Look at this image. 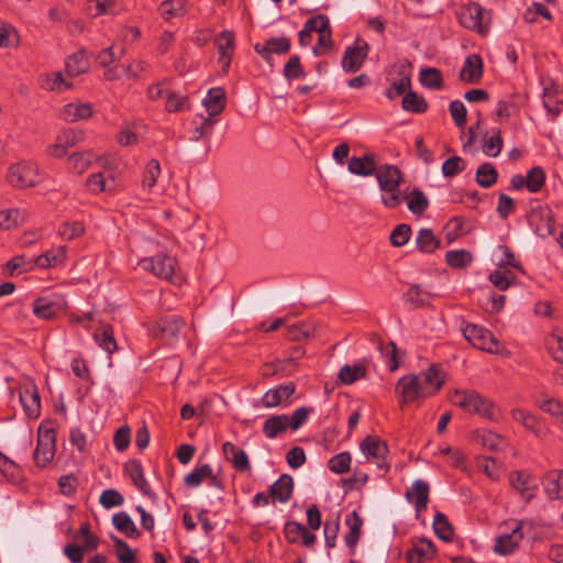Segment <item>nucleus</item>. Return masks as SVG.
Masks as SVG:
<instances>
[{"label": "nucleus", "mask_w": 563, "mask_h": 563, "mask_svg": "<svg viewBox=\"0 0 563 563\" xmlns=\"http://www.w3.org/2000/svg\"><path fill=\"white\" fill-rule=\"evenodd\" d=\"M56 452V431L53 427L41 424L37 431V444L33 460L37 467L44 468L51 463Z\"/></svg>", "instance_id": "obj_1"}, {"label": "nucleus", "mask_w": 563, "mask_h": 563, "mask_svg": "<svg viewBox=\"0 0 563 563\" xmlns=\"http://www.w3.org/2000/svg\"><path fill=\"white\" fill-rule=\"evenodd\" d=\"M396 394L399 398V407L402 409L407 404L419 401L430 397V391L421 385L419 376L415 374L402 376L396 386Z\"/></svg>", "instance_id": "obj_2"}, {"label": "nucleus", "mask_w": 563, "mask_h": 563, "mask_svg": "<svg viewBox=\"0 0 563 563\" xmlns=\"http://www.w3.org/2000/svg\"><path fill=\"white\" fill-rule=\"evenodd\" d=\"M461 330L465 340L468 341L474 347L488 353L498 352V340L489 330L485 329L484 327L463 322Z\"/></svg>", "instance_id": "obj_3"}, {"label": "nucleus", "mask_w": 563, "mask_h": 563, "mask_svg": "<svg viewBox=\"0 0 563 563\" xmlns=\"http://www.w3.org/2000/svg\"><path fill=\"white\" fill-rule=\"evenodd\" d=\"M369 53V45L368 43L357 37L353 45L347 46L341 62V66L345 73H356L358 71L365 59L367 58V55Z\"/></svg>", "instance_id": "obj_4"}, {"label": "nucleus", "mask_w": 563, "mask_h": 563, "mask_svg": "<svg viewBox=\"0 0 563 563\" xmlns=\"http://www.w3.org/2000/svg\"><path fill=\"white\" fill-rule=\"evenodd\" d=\"M184 327V320L178 316H165L153 323H147L148 333L162 341L175 339Z\"/></svg>", "instance_id": "obj_5"}, {"label": "nucleus", "mask_w": 563, "mask_h": 563, "mask_svg": "<svg viewBox=\"0 0 563 563\" xmlns=\"http://www.w3.org/2000/svg\"><path fill=\"white\" fill-rule=\"evenodd\" d=\"M360 448L367 456V459H373L375 461L379 470L384 472L389 471L390 463L386 460L388 454V445L385 441H382L376 435H366L362 440Z\"/></svg>", "instance_id": "obj_6"}, {"label": "nucleus", "mask_w": 563, "mask_h": 563, "mask_svg": "<svg viewBox=\"0 0 563 563\" xmlns=\"http://www.w3.org/2000/svg\"><path fill=\"white\" fill-rule=\"evenodd\" d=\"M84 132L75 129H65L56 137V142L47 148V154L53 157H63L68 148L84 141Z\"/></svg>", "instance_id": "obj_7"}, {"label": "nucleus", "mask_w": 563, "mask_h": 563, "mask_svg": "<svg viewBox=\"0 0 563 563\" xmlns=\"http://www.w3.org/2000/svg\"><path fill=\"white\" fill-rule=\"evenodd\" d=\"M296 388L297 386L294 382L278 385L264 394L262 405L266 408L286 407L291 404V396L295 394Z\"/></svg>", "instance_id": "obj_8"}, {"label": "nucleus", "mask_w": 563, "mask_h": 563, "mask_svg": "<svg viewBox=\"0 0 563 563\" xmlns=\"http://www.w3.org/2000/svg\"><path fill=\"white\" fill-rule=\"evenodd\" d=\"M141 265L156 276L169 279L174 275L176 260L165 253H159L153 257L143 258Z\"/></svg>", "instance_id": "obj_9"}, {"label": "nucleus", "mask_w": 563, "mask_h": 563, "mask_svg": "<svg viewBox=\"0 0 563 563\" xmlns=\"http://www.w3.org/2000/svg\"><path fill=\"white\" fill-rule=\"evenodd\" d=\"M509 482L511 487L518 492L521 498L527 503L534 498L538 485L531 474L523 471H512L509 474Z\"/></svg>", "instance_id": "obj_10"}, {"label": "nucleus", "mask_w": 563, "mask_h": 563, "mask_svg": "<svg viewBox=\"0 0 563 563\" xmlns=\"http://www.w3.org/2000/svg\"><path fill=\"white\" fill-rule=\"evenodd\" d=\"M65 302L57 295L38 297L33 303V313L41 319H54L62 312Z\"/></svg>", "instance_id": "obj_11"}, {"label": "nucleus", "mask_w": 563, "mask_h": 563, "mask_svg": "<svg viewBox=\"0 0 563 563\" xmlns=\"http://www.w3.org/2000/svg\"><path fill=\"white\" fill-rule=\"evenodd\" d=\"M375 176L382 191H395L404 181L399 167L391 164L377 167Z\"/></svg>", "instance_id": "obj_12"}, {"label": "nucleus", "mask_w": 563, "mask_h": 563, "mask_svg": "<svg viewBox=\"0 0 563 563\" xmlns=\"http://www.w3.org/2000/svg\"><path fill=\"white\" fill-rule=\"evenodd\" d=\"M284 534L288 543L297 544L300 542L307 548H311L317 540L316 534L298 521H287L284 526Z\"/></svg>", "instance_id": "obj_13"}, {"label": "nucleus", "mask_w": 563, "mask_h": 563, "mask_svg": "<svg viewBox=\"0 0 563 563\" xmlns=\"http://www.w3.org/2000/svg\"><path fill=\"white\" fill-rule=\"evenodd\" d=\"M515 526L510 533H505L497 537L494 551L500 555L511 554L518 547L519 542L523 539L522 522L514 521Z\"/></svg>", "instance_id": "obj_14"}, {"label": "nucleus", "mask_w": 563, "mask_h": 563, "mask_svg": "<svg viewBox=\"0 0 563 563\" xmlns=\"http://www.w3.org/2000/svg\"><path fill=\"white\" fill-rule=\"evenodd\" d=\"M484 75L483 58L478 54L467 55L460 70L459 78L465 84H477Z\"/></svg>", "instance_id": "obj_15"}, {"label": "nucleus", "mask_w": 563, "mask_h": 563, "mask_svg": "<svg viewBox=\"0 0 563 563\" xmlns=\"http://www.w3.org/2000/svg\"><path fill=\"white\" fill-rule=\"evenodd\" d=\"M216 45L219 53V63L222 65L224 73L228 71L232 55L234 52V34L231 31L224 30L216 37Z\"/></svg>", "instance_id": "obj_16"}, {"label": "nucleus", "mask_w": 563, "mask_h": 563, "mask_svg": "<svg viewBox=\"0 0 563 563\" xmlns=\"http://www.w3.org/2000/svg\"><path fill=\"white\" fill-rule=\"evenodd\" d=\"M429 484L422 479L415 481L411 489L406 492L405 497L409 503L415 505L417 516L427 509L429 503Z\"/></svg>", "instance_id": "obj_17"}, {"label": "nucleus", "mask_w": 563, "mask_h": 563, "mask_svg": "<svg viewBox=\"0 0 563 563\" xmlns=\"http://www.w3.org/2000/svg\"><path fill=\"white\" fill-rule=\"evenodd\" d=\"M124 472L137 489H140L145 496L155 498V494L152 492L147 481L145 479L143 465L140 461H128L124 464Z\"/></svg>", "instance_id": "obj_18"}, {"label": "nucleus", "mask_w": 563, "mask_h": 563, "mask_svg": "<svg viewBox=\"0 0 563 563\" xmlns=\"http://www.w3.org/2000/svg\"><path fill=\"white\" fill-rule=\"evenodd\" d=\"M483 13L484 8L481 4L470 3L461 10L459 15L460 23L466 29L483 33Z\"/></svg>", "instance_id": "obj_19"}, {"label": "nucleus", "mask_w": 563, "mask_h": 563, "mask_svg": "<svg viewBox=\"0 0 563 563\" xmlns=\"http://www.w3.org/2000/svg\"><path fill=\"white\" fill-rule=\"evenodd\" d=\"M256 53H258L267 63L272 62V54H286L290 49V40L288 37H271L266 40L264 45L256 44L254 46Z\"/></svg>", "instance_id": "obj_20"}, {"label": "nucleus", "mask_w": 563, "mask_h": 563, "mask_svg": "<svg viewBox=\"0 0 563 563\" xmlns=\"http://www.w3.org/2000/svg\"><path fill=\"white\" fill-rule=\"evenodd\" d=\"M347 169L357 176L375 175L377 165L373 153H365L362 156H353L349 161Z\"/></svg>", "instance_id": "obj_21"}, {"label": "nucleus", "mask_w": 563, "mask_h": 563, "mask_svg": "<svg viewBox=\"0 0 563 563\" xmlns=\"http://www.w3.org/2000/svg\"><path fill=\"white\" fill-rule=\"evenodd\" d=\"M222 452L225 459L232 463V466L236 472H247L251 470V463L247 454L235 444L224 442L222 444Z\"/></svg>", "instance_id": "obj_22"}, {"label": "nucleus", "mask_w": 563, "mask_h": 563, "mask_svg": "<svg viewBox=\"0 0 563 563\" xmlns=\"http://www.w3.org/2000/svg\"><path fill=\"white\" fill-rule=\"evenodd\" d=\"M20 402L29 418H38L41 412V397L36 386L26 387L23 391H20Z\"/></svg>", "instance_id": "obj_23"}, {"label": "nucleus", "mask_w": 563, "mask_h": 563, "mask_svg": "<svg viewBox=\"0 0 563 563\" xmlns=\"http://www.w3.org/2000/svg\"><path fill=\"white\" fill-rule=\"evenodd\" d=\"M542 485L550 499L563 498V470H551L542 478Z\"/></svg>", "instance_id": "obj_24"}, {"label": "nucleus", "mask_w": 563, "mask_h": 563, "mask_svg": "<svg viewBox=\"0 0 563 563\" xmlns=\"http://www.w3.org/2000/svg\"><path fill=\"white\" fill-rule=\"evenodd\" d=\"M7 179L12 186L18 188L32 186L34 183L32 169L21 163L10 166Z\"/></svg>", "instance_id": "obj_25"}, {"label": "nucleus", "mask_w": 563, "mask_h": 563, "mask_svg": "<svg viewBox=\"0 0 563 563\" xmlns=\"http://www.w3.org/2000/svg\"><path fill=\"white\" fill-rule=\"evenodd\" d=\"M435 554V547L430 540L422 539L406 553L408 563H423L432 560Z\"/></svg>", "instance_id": "obj_26"}, {"label": "nucleus", "mask_w": 563, "mask_h": 563, "mask_svg": "<svg viewBox=\"0 0 563 563\" xmlns=\"http://www.w3.org/2000/svg\"><path fill=\"white\" fill-rule=\"evenodd\" d=\"M421 385L427 387V390L430 391V397L435 395L445 383V373L438 364H432L430 367L423 373Z\"/></svg>", "instance_id": "obj_27"}, {"label": "nucleus", "mask_w": 563, "mask_h": 563, "mask_svg": "<svg viewBox=\"0 0 563 563\" xmlns=\"http://www.w3.org/2000/svg\"><path fill=\"white\" fill-rule=\"evenodd\" d=\"M294 481L288 474H283L268 489L271 497L279 503H287L292 495Z\"/></svg>", "instance_id": "obj_28"}, {"label": "nucleus", "mask_w": 563, "mask_h": 563, "mask_svg": "<svg viewBox=\"0 0 563 563\" xmlns=\"http://www.w3.org/2000/svg\"><path fill=\"white\" fill-rule=\"evenodd\" d=\"M203 106L207 109L208 117L211 118L220 114L225 108V91L221 87L209 89L207 97L203 99Z\"/></svg>", "instance_id": "obj_29"}, {"label": "nucleus", "mask_w": 563, "mask_h": 563, "mask_svg": "<svg viewBox=\"0 0 563 563\" xmlns=\"http://www.w3.org/2000/svg\"><path fill=\"white\" fill-rule=\"evenodd\" d=\"M525 102V98L518 93H510L507 98L498 101L496 115L498 118H510L519 113L521 106Z\"/></svg>", "instance_id": "obj_30"}, {"label": "nucleus", "mask_w": 563, "mask_h": 563, "mask_svg": "<svg viewBox=\"0 0 563 563\" xmlns=\"http://www.w3.org/2000/svg\"><path fill=\"white\" fill-rule=\"evenodd\" d=\"M289 428L288 415H275L267 418L263 423V433L268 439H275L285 433Z\"/></svg>", "instance_id": "obj_31"}, {"label": "nucleus", "mask_w": 563, "mask_h": 563, "mask_svg": "<svg viewBox=\"0 0 563 563\" xmlns=\"http://www.w3.org/2000/svg\"><path fill=\"white\" fill-rule=\"evenodd\" d=\"M66 260V246L48 250L36 256L34 263L41 268H51L62 264Z\"/></svg>", "instance_id": "obj_32"}, {"label": "nucleus", "mask_w": 563, "mask_h": 563, "mask_svg": "<svg viewBox=\"0 0 563 563\" xmlns=\"http://www.w3.org/2000/svg\"><path fill=\"white\" fill-rule=\"evenodd\" d=\"M453 404L467 412H472L477 405L484 404V397L475 390L456 391Z\"/></svg>", "instance_id": "obj_33"}, {"label": "nucleus", "mask_w": 563, "mask_h": 563, "mask_svg": "<svg viewBox=\"0 0 563 563\" xmlns=\"http://www.w3.org/2000/svg\"><path fill=\"white\" fill-rule=\"evenodd\" d=\"M216 121L211 118H207L202 114H198L194 119L195 128L189 131V141H199L206 136H209L212 134L213 125Z\"/></svg>", "instance_id": "obj_34"}, {"label": "nucleus", "mask_w": 563, "mask_h": 563, "mask_svg": "<svg viewBox=\"0 0 563 563\" xmlns=\"http://www.w3.org/2000/svg\"><path fill=\"white\" fill-rule=\"evenodd\" d=\"M492 132V135L488 132L483 135L482 150L487 156L496 157L501 152L504 142L500 129H493Z\"/></svg>", "instance_id": "obj_35"}, {"label": "nucleus", "mask_w": 563, "mask_h": 563, "mask_svg": "<svg viewBox=\"0 0 563 563\" xmlns=\"http://www.w3.org/2000/svg\"><path fill=\"white\" fill-rule=\"evenodd\" d=\"M542 99L543 106L549 113L554 117L560 114V106L563 103V93L556 87H544Z\"/></svg>", "instance_id": "obj_36"}, {"label": "nucleus", "mask_w": 563, "mask_h": 563, "mask_svg": "<svg viewBox=\"0 0 563 563\" xmlns=\"http://www.w3.org/2000/svg\"><path fill=\"white\" fill-rule=\"evenodd\" d=\"M416 244L422 253H433L441 247V241L434 235L431 229H420L416 238Z\"/></svg>", "instance_id": "obj_37"}, {"label": "nucleus", "mask_w": 563, "mask_h": 563, "mask_svg": "<svg viewBox=\"0 0 563 563\" xmlns=\"http://www.w3.org/2000/svg\"><path fill=\"white\" fill-rule=\"evenodd\" d=\"M112 523L118 531L122 532L128 538L137 539L141 536V532L131 517L124 511L115 514L112 517Z\"/></svg>", "instance_id": "obj_38"}, {"label": "nucleus", "mask_w": 563, "mask_h": 563, "mask_svg": "<svg viewBox=\"0 0 563 563\" xmlns=\"http://www.w3.org/2000/svg\"><path fill=\"white\" fill-rule=\"evenodd\" d=\"M401 107L405 111L411 113H424L427 112L429 106L427 100L418 95L416 91L408 90L401 100Z\"/></svg>", "instance_id": "obj_39"}, {"label": "nucleus", "mask_w": 563, "mask_h": 563, "mask_svg": "<svg viewBox=\"0 0 563 563\" xmlns=\"http://www.w3.org/2000/svg\"><path fill=\"white\" fill-rule=\"evenodd\" d=\"M92 115V108L89 103H67L63 108V117L66 121L89 119Z\"/></svg>", "instance_id": "obj_40"}, {"label": "nucleus", "mask_w": 563, "mask_h": 563, "mask_svg": "<svg viewBox=\"0 0 563 563\" xmlns=\"http://www.w3.org/2000/svg\"><path fill=\"white\" fill-rule=\"evenodd\" d=\"M476 183L483 188H489L498 180V172L492 163H483L476 169Z\"/></svg>", "instance_id": "obj_41"}, {"label": "nucleus", "mask_w": 563, "mask_h": 563, "mask_svg": "<svg viewBox=\"0 0 563 563\" xmlns=\"http://www.w3.org/2000/svg\"><path fill=\"white\" fill-rule=\"evenodd\" d=\"M88 67L85 49L71 54L66 60V73L71 77L86 73Z\"/></svg>", "instance_id": "obj_42"}, {"label": "nucleus", "mask_w": 563, "mask_h": 563, "mask_svg": "<svg viewBox=\"0 0 563 563\" xmlns=\"http://www.w3.org/2000/svg\"><path fill=\"white\" fill-rule=\"evenodd\" d=\"M405 199L408 209L416 216L423 214L429 208V200L419 188H413L409 195L405 196Z\"/></svg>", "instance_id": "obj_43"}, {"label": "nucleus", "mask_w": 563, "mask_h": 563, "mask_svg": "<svg viewBox=\"0 0 563 563\" xmlns=\"http://www.w3.org/2000/svg\"><path fill=\"white\" fill-rule=\"evenodd\" d=\"M420 84L429 89H442L444 86L443 75L435 67L422 68L420 71Z\"/></svg>", "instance_id": "obj_44"}, {"label": "nucleus", "mask_w": 563, "mask_h": 563, "mask_svg": "<svg viewBox=\"0 0 563 563\" xmlns=\"http://www.w3.org/2000/svg\"><path fill=\"white\" fill-rule=\"evenodd\" d=\"M534 223V232L540 238H547L554 233V222L551 217V211L545 214H532L531 224Z\"/></svg>", "instance_id": "obj_45"}, {"label": "nucleus", "mask_w": 563, "mask_h": 563, "mask_svg": "<svg viewBox=\"0 0 563 563\" xmlns=\"http://www.w3.org/2000/svg\"><path fill=\"white\" fill-rule=\"evenodd\" d=\"M473 262V255L467 250H451L445 253V263L457 269H464Z\"/></svg>", "instance_id": "obj_46"}, {"label": "nucleus", "mask_w": 563, "mask_h": 563, "mask_svg": "<svg viewBox=\"0 0 563 563\" xmlns=\"http://www.w3.org/2000/svg\"><path fill=\"white\" fill-rule=\"evenodd\" d=\"M346 525L350 526V530L344 536V541L349 548H354L360 539L363 519L356 511H352L346 518Z\"/></svg>", "instance_id": "obj_47"}, {"label": "nucleus", "mask_w": 563, "mask_h": 563, "mask_svg": "<svg viewBox=\"0 0 563 563\" xmlns=\"http://www.w3.org/2000/svg\"><path fill=\"white\" fill-rule=\"evenodd\" d=\"M433 529L435 536L445 541H452L454 537V529L452 525L449 522L448 517L442 512H437L433 519Z\"/></svg>", "instance_id": "obj_48"}, {"label": "nucleus", "mask_w": 563, "mask_h": 563, "mask_svg": "<svg viewBox=\"0 0 563 563\" xmlns=\"http://www.w3.org/2000/svg\"><path fill=\"white\" fill-rule=\"evenodd\" d=\"M366 373V367L361 363L344 365L339 372V379L345 385H351L357 379L365 377Z\"/></svg>", "instance_id": "obj_49"}, {"label": "nucleus", "mask_w": 563, "mask_h": 563, "mask_svg": "<svg viewBox=\"0 0 563 563\" xmlns=\"http://www.w3.org/2000/svg\"><path fill=\"white\" fill-rule=\"evenodd\" d=\"M26 213L20 209H8L0 211V229L10 230L25 221Z\"/></svg>", "instance_id": "obj_50"}, {"label": "nucleus", "mask_w": 563, "mask_h": 563, "mask_svg": "<svg viewBox=\"0 0 563 563\" xmlns=\"http://www.w3.org/2000/svg\"><path fill=\"white\" fill-rule=\"evenodd\" d=\"M42 88L49 91H64L71 87L70 82L65 81L60 71L41 76Z\"/></svg>", "instance_id": "obj_51"}, {"label": "nucleus", "mask_w": 563, "mask_h": 563, "mask_svg": "<svg viewBox=\"0 0 563 563\" xmlns=\"http://www.w3.org/2000/svg\"><path fill=\"white\" fill-rule=\"evenodd\" d=\"M92 161L93 154L90 152L73 153L68 158V168L80 175L88 169Z\"/></svg>", "instance_id": "obj_52"}, {"label": "nucleus", "mask_w": 563, "mask_h": 563, "mask_svg": "<svg viewBox=\"0 0 563 563\" xmlns=\"http://www.w3.org/2000/svg\"><path fill=\"white\" fill-rule=\"evenodd\" d=\"M110 539L114 543L115 555L119 563H135L136 554L124 540L113 534L110 536Z\"/></svg>", "instance_id": "obj_53"}, {"label": "nucleus", "mask_w": 563, "mask_h": 563, "mask_svg": "<svg viewBox=\"0 0 563 563\" xmlns=\"http://www.w3.org/2000/svg\"><path fill=\"white\" fill-rule=\"evenodd\" d=\"M430 294L422 289L421 285H412L407 292L404 294V300L413 308H419L429 302Z\"/></svg>", "instance_id": "obj_54"}, {"label": "nucleus", "mask_w": 563, "mask_h": 563, "mask_svg": "<svg viewBox=\"0 0 563 563\" xmlns=\"http://www.w3.org/2000/svg\"><path fill=\"white\" fill-rule=\"evenodd\" d=\"M544 183L545 173L540 166L532 167L525 178L526 188L533 194L539 192L544 186Z\"/></svg>", "instance_id": "obj_55"}, {"label": "nucleus", "mask_w": 563, "mask_h": 563, "mask_svg": "<svg viewBox=\"0 0 563 563\" xmlns=\"http://www.w3.org/2000/svg\"><path fill=\"white\" fill-rule=\"evenodd\" d=\"M93 336L99 346L106 350L109 354H112L114 351H117L118 346L113 335L112 325L106 324L101 332H96Z\"/></svg>", "instance_id": "obj_56"}, {"label": "nucleus", "mask_w": 563, "mask_h": 563, "mask_svg": "<svg viewBox=\"0 0 563 563\" xmlns=\"http://www.w3.org/2000/svg\"><path fill=\"white\" fill-rule=\"evenodd\" d=\"M352 456L349 452L344 451L335 454L328 461V467L335 474H344L350 471Z\"/></svg>", "instance_id": "obj_57"}, {"label": "nucleus", "mask_w": 563, "mask_h": 563, "mask_svg": "<svg viewBox=\"0 0 563 563\" xmlns=\"http://www.w3.org/2000/svg\"><path fill=\"white\" fill-rule=\"evenodd\" d=\"M159 11L165 20L183 15L185 12V0H165L161 3Z\"/></svg>", "instance_id": "obj_58"}, {"label": "nucleus", "mask_w": 563, "mask_h": 563, "mask_svg": "<svg viewBox=\"0 0 563 563\" xmlns=\"http://www.w3.org/2000/svg\"><path fill=\"white\" fill-rule=\"evenodd\" d=\"M161 174V165L157 159H151L143 174L142 185L144 188L152 189Z\"/></svg>", "instance_id": "obj_59"}, {"label": "nucleus", "mask_w": 563, "mask_h": 563, "mask_svg": "<svg viewBox=\"0 0 563 563\" xmlns=\"http://www.w3.org/2000/svg\"><path fill=\"white\" fill-rule=\"evenodd\" d=\"M207 476H211V466L209 464H203L187 474L184 482L188 487H197L207 478Z\"/></svg>", "instance_id": "obj_60"}, {"label": "nucleus", "mask_w": 563, "mask_h": 563, "mask_svg": "<svg viewBox=\"0 0 563 563\" xmlns=\"http://www.w3.org/2000/svg\"><path fill=\"white\" fill-rule=\"evenodd\" d=\"M411 87L410 73L404 74L398 81H394L386 91V97L394 100L396 97L404 95Z\"/></svg>", "instance_id": "obj_61"}, {"label": "nucleus", "mask_w": 563, "mask_h": 563, "mask_svg": "<svg viewBox=\"0 0 563 563\" xmlns=\"http://www.w3.org/2000/svg\"><path fill=\"white\" fill-rule=\"evenodd\" d=\"M475 439L479 444L490 451L498 450L500 443L503 442V438L499 434L488 430L478 431Z\"/></svg>", "instance_id": "obj_62"}, {"label": "nucleus", "mask_w": 563, "mask_h": 563, "mask_svg": "<svg viewBox=\"0 0 563 563\" xmlns=\"http://www.w3.org/2000/svg\"><path fill=\"white\" fill-rule=\"evenodd\" d=\"M284 76L287 79H298L306 76L305 69L301 65L300 57L292 55L284 66Z\"/></svg>", "instance_id": "obj_63"}, {"label": "nucleus", "mask_w": 563, "mask_h": 563, "mask_svg": "<svg viewBox=\"0 0 563 563\" xmlns=\"http://www.w3.org/2000/svg\"><path fill=\"white\" fill-rule=\"evenodd\" d=\"M466 167L465 161L460 156H451L442 164V174L445 177H454Z\"/></svg>", "instance_id": "obj_64"}]
</instances>
